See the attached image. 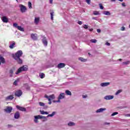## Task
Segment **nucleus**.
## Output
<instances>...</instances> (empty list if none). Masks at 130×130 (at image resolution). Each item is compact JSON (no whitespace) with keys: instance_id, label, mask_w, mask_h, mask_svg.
I'll list each match as a JSON object with an SVG mask.
<instances>
[{"instance_id":"1","label":"nucleus","mask_w":130,"mask_h":130,"mask_svg":"<svg viewBox=\"0 0 130 130\" xmlns=\"http://www.w3.org/2000/svg\"><path fill=\"white\" fill-rule=\"evenodd\" d=\"M22 55H23V52L22 50L18 51L15 54L13 55V58L15 60H17L19 64H22L23 63V60L20 58Z\"/></svg>"},{"instance_id":"2","label":"nucleus","mask_w":130,"mask_h":130,"mask_svg":"<svg viewBox=\"0 0 130 130\" xmlns=\"http://www.w3.org/2000/svg\"><path fill=\"white\" fill-rule=\"evenodd\" d=\"M28 70V68H27V66H23L20 68H19L18 70L15 73L16 75H19L20 73H22V72H25Z\"/></svg>"},{"instance_id":"3","label":"nucleus","mask_w":130,"mask_h":130,"mask_svg":"<svg viewBox=\"0 0 130 130\" xmlns=\"http://www.w3.org/2000/svg\"><path fill=\"white\" fill-rule=\"evenodd\" d=\"M65 94L64 93H61L58 96V100L57 101H53L54 103H60V100L62 99H64Z\"/></svg>"},{"instance_id":"4","label":"nucleus","mask_w":130,"mask_h":130,"mask_svg":"<svg viewBox=\"0 0 130 130\" xmlns=\"http://www.w3.org/2000/svg\"><path fill=\"white\" fill-rule=\"evenodd\" d=\"M38 119H46V117L40 115L35 116L34 122L36 123H38Z\"/></svg>"},{"instance_id":"5","label":"nucleus","mask_w":130,"mask_h":130,"mask_svg":"<svg viewBox=\"0 0 130 130\" xmlns=\"http://www.w3.org/2000/svg\"><path fill=\"white\" fill-rule=\"evenodd\" d=\"M45 98H47L48 101H51V100H53V99H55V95L54 94H52L51 95L48 96L47 95H45Z\"/></svg>"},{"instance_id":"6","label":"nucleus","mask_w":130,"mask_h":130,"mask_svg":"<svg viewBox=\"0 0 130 130\" xmlns=\"http://www.w3.org/2000/svg\"><path fill=\"white\" fill-rule=\"evenodd\" d=\"M19 7L20 8V11L22 13H25L27 9L24 5H20Z\"/></svg>"},{"instance_id":"7","label":"nucleus","mask_w":130,"mask_h":130,"mask_svg":"<svg viewBox=\"0 0 130 130\" xmlns=\"http://www.w3.org/2000/svg\"><path fill=\"white\" fill-rule=\"evenodd\" d=\"M42 43L44 44V46H47L48 44V42H47V39L46 37H43V39H42Z\"/></svg>"},{"instance_id":"8","label":"nucleus","mask_w":130,"mask_h":130,"mask_svg":"<svg viewBox=\"0 0 130 130\" xmlns=\"http://www.w3.org/2000/svg\"><path fill=\"white\" fill-rule=\"evenodd\" d=\"M13 110V108L12 107H7L6 109H5V111L7 112V113H11Z\"/></svg>"},{"instance_id":"9","label":"nucleus","mask_w":130,"mask_h":130,"mask_svg":"<svg viewBox=\"0 0 130 130\" xmlns=\"http://www.w3.org/2000/svg\"><path fill=\"white\" fill-rule=\"evenodd\" d=\"M23 94V92H22V90H17L15 92V95L17 96V97H20L22 96V94Z\"/></svg>"},{"instance_id":"10","label":"nucleus","mask_w":130,"mask_h":130,"mask_svg":"<svg viewBox=\"0 0 130 130\" xmlns=\"http://www.w3.org/2000/svg\"><path fill=\"white\" fill-rule=\"evenodd\" d=\"M113 98H114V96L113 95H107L104 97L105 100H112Z\"/></svg>"},{"instance_id":"11","label":"nucleus","mask_w":130,"mask_h":130,"mask_svg":"<svg viewBox=\"0 0 130 130\" xmlns=\"http://www.w3.org/2000/svg\"><path fill=\"white\" fill-rule=\"evenodd\" d=\"M16 108H17L18 109V110H20V111H23V112H25L26 111V108H24V107H22L20 106H16Z\"/></svg>"},{"instance_id":"12","label":"nucleus","mask_w":130,"mask_h":130,"mask_svg":"<svg viewBox=\"0 0 130 130\" xmlns=\"http://www.w3.org/2000/svg\"><path fill=\"white\" fill-rule=\"evenodd\" d=\"M64 67H66V64L63 63H60L57 65L58 69H62L63 68H64Z\"/></svg>"},{"instance_id":"13","label":"nucleus","mask_w":130,"mask_h":130,"mask_svg":"<svg viewBox=\"0 0 130 130\" xmlns=\"http://www.w3.org/2000/svg\"><path fill=\"white\" fill-rule=\"evenodd\" d=\"M105 110H106V108H100V109H98L96 111V113H100L101 112H103V111H105Z\"/></svg>"},{"instance_id":"14","label":"nucleus","mask_w":130,"mask_h":130,"mask_svg":"<svg viewBox=\"0 0 130 130\" xmlns=\"http://www.w3.org/2000/svg\"><path fill=\"white\" fill-rule=\"evenodd\" d=\"M20 118V113L19 112H17L14 114V118L15 119H19Z\"/></svg>"},{"instance_id":"15","label":"nucleus","mask_w":130,"mask_h":130,"mask_svg":"<svg viewBox=\"0 0 130 130\" xmlns=\"http://www.w3.org/2000/svg\"><path fill=\"white\" fill-rule=\"evenodd\" d=\"M109 85H110V83L109 82L102 83L101 84V87H106L107 86H109Z\"/></svg>"},{"instance_id":"16","label":"nucleus","mask_w":130,"mask_h":130,"mask_svg":"<svg viewBox=\"0 0 130 130\" xmlns=\"http://www.w3.org/2000/svg\"><path fill=\"white\" fill-rule=\"evenodd\" d=\"M12 44H11L9 46V48L11 49H13V48H14V47H15V46H16V43H15V42L13 41L12 42Z\"/></svg>"},{"instance_id":"17","label":"nucleus","mask_w":130,"mask_h":130,"mask_svg":"<svg viewBox=\"0 0 130 130\" xmlns=\"http://www.w3.org/2000/svg\"><path fill=\"white\" fill-rule=\"evenodd\" d=\"M31 38L34 40H36L37 39V34H32L31 35Z\"/></svg>"},{"instance_id":"18","label":"nucleus","mask_w":130,"mask_h":130,"mask_svg":"<svg viewBox=\"0 0 130 130\" xmlns=\"http://www.w3.org/2000/svg\"><path fill=\"white\" fill-rule=\"evenodd\" d=\"M103 15H105L106 16H110L111 14L109 11H105L103 12Z\"/></svg>"},{"instance_id":"19","label":"nucleus","mask_w":130,"mask_h":130,"mask_svg":"<svg viewBox=\"0 0 130 130\" xmlns=\"http://www.w3.org/2000/svg\"><path fill=\"white\" fill-rule=\"evenodd\" d=\"M14 96L13 95H9L6 98V100H13Z\"/></svg>"},{"instance_id":"20","label":"nucleus","mask_w":130,"mask_h":130,"mask_svg":"<svg viewBox=\"0 0 130 130\" xmlns=\"http://www.w3.org/2000/svg\"><path fill=\"white\" fill-rule=\"evenodd\" d=\"M2 21L4 23H8V22H9V20H8V18L6 17H3L2 18Z\"/></svg>"},{"instance_id":"21","label":"nucleus","mask_w":130,"mask_h":130,"mask_svg":"<svg viewBox=\"0 0 130 130\" xmlns=\"http://www.w3.org/2000/svg\"><path fill=\"white\" fill-rule=\"evenodd\" d=\"M68 125L69 126H74V125H76V123L74 122H69L68 124Z\"/></svg>"},{"instance_id":"22","label":"nucleus","mask_w":130,"mask_h":130,"mask_svg":"<svg viewBox=\"0 0 130 130\" xmlns=\"http://www.w3.org/2000/svg\"><path fill=\"white\" fill-rule=\"evenodd\" d=\"M40 20V18L39 17H35V23L38 24L39 23V21Z\"/></svg>"},{"instance_id":"23","label":"nucleus","mask_w":130,"mask_h":130,"mask_svg":"<svg viewBox=\"0 0 130 130\" xmlns=\"http://www.w3.org/2000/svg\"><path fill=\"white\" fill-rule=\"evenodd\" d=\"M55 113H56V112H53L51 114L48 115L46 117V118H47V117H52V116H54V115H55Z\"/></svg>"},{"instance_id":"24","label":"nucleus","mask_w":130,"mask_h":130,"mask_svg":"<svg viewBox=\"0 0 130 130\" xmlns=\"http://www.w3.org/2000/svg\"><path fill=\"white\" fill-rule=\"evenodd\" d=\"M0 60L2 62V63H5V62H6V60H5V58H4L2 56H0Z\"/></svg>"},{"instance_id":"25","label":"nucleus","mask_w":130,"mask_h":130,"mask_svg":"<svg viewBox=\"0 0 130 130\" xmlns=\"http://www.w3.org/2000/svg\"><path fill=\"white\" fill-rule=\"evenodd\" d=\"M65 93L67 95H69V96H72V92H71V91L69 90H66Z\"/></svg>"},{"instance_id":"26","label":"nucleus","mask_w":130,"mask_h":130,"mask_svg":"<svg viewBox=\"0 0 130 130\" xmlns=\"http://www.w3.org/2000/svg\"><path fill=\"white\" fill-rule=\"evenodd\" d=\"M18 30H19V31H21L22 32H24V28L22 27L21 26H17Z\"/></svg>"},{"instance_id":"27","label":"nucleus","mask_w":130,"mask_h":130,"mask_svg":"<svg viewBox=\"0 0 130 130\" xmlns=\"http://www.w3.org/2000/svg\"><path fill=\"white\" fill-rule=\"evenodd\" d=\"M79 60H80V61H82L83 62H85V61H87V60L86 59L82 57L79 58Z\"/></svg>"},{"instance_id":"28","label":"nucleus","mask_w":130,"mask_h":130,"mask_svg":"<svg viewBox=\"0 0 130 130\" xmlns=\"http://www.w3.org/2000/svg\"><path fill=\"white\" fill-rule=\"evenodd\" d=\"M39 76L41 79H43L45 77V75L44 73H40Z\"/></svg>"},{"instance_id":"29","label":"nucleus","mask_w":130,"mask_h":130,"mask_svg":"<svg viewBox=\"0 0 130 130\" xmlns=\"http://www.w3.org/2000/svg\"><path fill=\"white\" fill-rule=\"evenodd\" d=\"M54 14V12H52L50 13V15H51V19L52 20H53V15Z\"/></svg>"},{"instance_id":"30","label":"nucleus","mask_w":130,"mask_h":130,"mask_svg":"<svg viewBox=\"0 0 130 130\" xmlns=\"http://www.w3.org/2000/svg\"><path fill=\"white\" fill-rule=\"evenodd\" d=\"M28 5L29 9H32V3H31V2H29L28 3Z\"/></svg>"},{"instance_id":"31","label":"nucleus","mask_w":130,"mask_h":130,"mask_svg":"<svg viewBox=\"0 0 130 130\" xmlns=\"http://www.w3.org/2000/svg\"><path fill=\"white\" fill-rule=\"evenodd\" d=\"M90 42H91V43H96V42H97V40L96 39H92L90 40Z\"/></svg>"},{"instance_id":"32","label":"nucleus","mask_w":130,"mask_h":130,"mask_svg":"<svg viewBox=\"0 0 130 130\" xmlns=\"http://www.w3.org/2000/svg\"><path fill=\"white\" fill-rule=\"evenodd\" d=\"M129 61H126V62H123L122 64H125V66H127V64H129Z\"/></svg>"},{"instance_id":"33","label":"nucleus","mask_w":130,"mask_h":130,"mask_svg":"<svg viewBox=\"0 0 130 130\" xmlns=\"http://www.w3.org/2000/svg\"><path fill=\"white\" fill-rule=\"evenodd\" d=\"M39 105H40V106H42V107H44L45 106V104L42 102H39Z\"/></svg>"},{"instance_id":"34","label":"nucleus","mask_w":130,"mask_h":130,"mask_svg":"<svg viewBox=\"0 0 130 130\" xmlns=\"http://www.w3.org/2000/svg\"><path fill=\"white\" fill-rule=\"evenodd\" d=\"M99 12L98 11H94L93 12V15H94V16H98V15H99Z\"/></svg>"},{"instance_id":"35","label":"nucleus","mask_w":130,"mask_h":130,"mask_svg":"<svg viewBox=\"0 0 130 130\" xmlns=\"http://www.w3.org/2000/svg\"><path fill=\"white\" fill-rule=\"evenodd\" d=\"M9 73H10V74H11L10 77H13V74L14 73V71L11 69L10 70Z\"/></svg>"},{"instance_id":"36","label":"nucleus","mask_w":130,"mask_h":130,"mask_svg":"<svg viewBox=\"0 0 130 130\" xmlns=\"http://www.w3.org/2000/svg\"><path fill=\"white\" fill-rule=\"evenodd\" d=\"M121 93V90H118L116 93L115 95H118V94H120Z\"/></svg>"},{"instance_id":"37","label":"nucleus","mask_w":130,"mask_h":130,"mask_svg":"<svg viewBox=\"0 0 130 130\" xmlns=\"http://www.w3.org/2000/svg\"><path fill=\"white\" fill-rule=\"evenodd\" d=\"M118 114V112H114L111 114V116H114V115H117Z\"/></svg>"},{"instance_id":"38","label":"nucleus","mask_w":130,"mask_h":130,"mask_svg":"<svg viewBox=\"0 0 130 130\" xmlns=\"http://www.w3.org/2000/svg\"><path fill=\"white\" fill-rule=\"evenodd\" d=\"M13 26L15 27V28H18V27H19L18 24L16 23H13Z\"/></svg>"},{"instance_id":"39","label":"nucleus","mask_w":130,"mask_h":130,"mask_svg":"<svg viewBox=\"0 0 130 130\" xmlns=\"http://www.w3.org/2000/svg\"><path fill=\"white\" fill-rule=\"evenodd\" d=\"M18 82H19V80H16L15 81H14L13 83V85H15V86H17Z\"/></svg>"},{"instance_id":"40","label":"nucleus","mask_w":130,"mask_h":130,"mask_svg":"<svg viewBox=\"0 0 130 130\" xmlns=\"http://www.w3.org/2000/svg\"><path fill=\"white\" fill-rule=\"evenodd\" d=\"M83 27L84 28V29H88V25L84 24Z\"/></svg>"},{"instance_id":"41","label":"nucleus","mask_w":130,"mask_h":130,"mask_svg":"<svg viewBox=\"0 0 130 130\" xmlns=\"http://www.w3.org/2000/svg\"><path fill=\"white\" fill-rule=\"evenodd\" d=\"M100 8L101 10H104V7H103V6H102V4H100Z\"/></svg>"},{"instance_id":"42","label":"nucleus","mask_w":130,"mask_h":130,"mask_svg":"<svg viewBox=\"0 0 130 130\" xmlns=\"http://www.w3.org/2000/svg\"><path fill=\"white\" fill-rule=\"evenodd\" d=\"M85 1L86 2L87 4H88V5H90V4H91V0H85Z\"/></svg>"},{"instance_id":"43","label":"nucleus","mask_w":130,"mask_h":130,"mask_svg":"<svg viewBox=\"0 0 130 130\" xmlns=\"http://www.w3.org/2000/svg\"><path fill=\"white\" fill-rule=\"evenodd\" d=\"M92 20H96V21H100V19H98L97 17H92Z\"/></svg>"},{"instance_id":"44","label":"nucleus","mask_w":130,"mask_h":130,"mask_svg":"<svg viewBox=\"0 0 130 130\" xmlns=\"http://www.w3.org/2000/svg\"><path fill=\"white\" fill-rule=\"evenodd\" d=\"M78 24H79V25H82V24H83V22L81 21H78Z\"/></svg>"},{"instance_id":"45","label":"nucleus","mask_w":130,"mask_h":130,"mask_svg":"<svg viewBox=\"0 0 130 130\" xmlns=\"http://www.w3.org/2000/svg\"><path fill=\"white\" fill-rule=\"evenodd\" d=\"M121 31H124V30H125V27H124V26L122 27L121 28Z\"/></svg>"},{"instance_id":"46","label":"nucleus","mask_w":130,"mask_h":130,"mask_svg":"<svg viewBox=\"0 0 130 130\" xmlns=\"http://www.w3.org/2000/svg\"><path fill=\"white\" fill-rule=\"evenodd\" d=\"M41 114H45V111H41Z\"/></svg>"},{"instance_id":"47","label":"nucleus","mask_w":130,"mask_h":130,"mask_svg":"<svg viewBox=\"0 0 130 130\" xmlns=\"http://www.w3.org/2000/svg\"><path fill=\"white\" fill-rule=\"evenodd\" d=\"M53 3V0H49V4H50L51 5H52Z\"/></svg>"},{"instance_id":"48","label":"nucleus","mask_w":130,"mask_h":130,"mask_svg":"<svg viewBox=\"0 0 130 130\" xmlns=\"http://www.w3.org/2000/svg\"><path fill=\"white\" fill-rule=\"evenodd\" d=\"M125 116H126L127 117H130V114H125Z\"/></svg>"},{"instance_id":"49","label":"nucleus","mask_w":130,"mask_h":130,"mask_svg":"<svg viewBox=\"0 0 130 130\" xmlns=\"http://www.w3.org/2000/svg\"><path fill=\"white\" fill-rule=\"evenodd\" d=\"M100 32H101V30L100 29H97V32L98 33H100Z\"/></svg>"},{"instance_id":"50","label":"nucleus","mask_w":130,"mask_h":130,"mask_svg":"<svg viewBox=\"0 0 130 130\" xmlns=\"http://www.w3.org/2000/svg\"><path fill=\"white\" fill-rule=\"evenodd\" d=\"M122 7H125V3H122Z\"/></svg>"},{"instance_id":"51","label":"nucleus","mask_w":130,"mask_h":130,"mask_svg":"<svg viewBox=\"0 0 130 130\" xmlns=\"http://www.w3.org/2000/svg\"><path fill=\"white\" fill-rule=\"evenodd\" d=\"M106 45H108V46H110V43H108V42H107V43H106Z\"/></svg>"},{"instance_id":"52","label":"nucleus","mask_w":130,"mask_h":130,"mask_svg":"<svg viewBox=\"0 0 130 130\" xmlns=\"http://www.w3.org/2000/svg\"><path fill=\"white\" fill-rule=\"evenodd\" d=\"M105 125H107L108 124H110V123L106 122V123H105Z\"/></svg>"},{"instance_id":"53","label":"nucleus","mask_w":130,"mask_h":130,"mask_svg":"<svg viewBox=\"0 0 130 130\" xmlns=\"http://www.w3.org/2000/svg\"><path fill=\"white\" fill-rule=\"evenodd\" d=\"M89 30L90 32H92V31H93V28L89 29Z\"/></svg>"},{"instance_id":"54","label":"nucleus","mask_w":130,"mask_h":130,"mask_svg":"<svg viewBox=\"0 0 130 130\" xmlns=\"http://www.w3.org/2000/svg\"><path fill=\"white\" fill-rule=\"evenodd\" d=\"M8 127H12V125H10V124H8Z\"/></svg>"},{"instance_id":"55","label":"nucleus","mask_w":130,"mask_h":130,"mask_svg":"<svg viewBox=\"0 0 130 130\" xmlns=\"http://www.w3.org/2000/svg\"><path fill=\"white\" fill-rule=\"evenodd\" d=\"M27 90H30V87L29 86H28L27 88H26Z\"/></svg>"},{"instance_id":"56","label":"nucleus","mask_w":130,"mask_h":130,"mask_svg":"<svg viewBox=\"0 0 130 130\" xmlns=\"http://www.w3.org/2000/svg\"><path fill=\"white\" fill-rule=\"evenodd\" d=\"M87 96L86 95H83V98H86Z\"/></svg>"},{"instance_id":"57","label":"nucleus","mask_w":130,"mask_h":130,"mask_svg":"<svg viewBox=\"0 0 130 130\" xmlns=\"http://www.w3.org/2000/svg\"><path fill=\"white\" fill-rule=\"evenodd\" d=\"M116 0H111V2H116Z\"/></svg>"},{"instance_id":"58","label":"nucleus","mask_w":130,"mask_h":130,"mask_svg":"<svg viewBox=\"0 0 130 130\" xmlns=\"http://www.w3.org/2000/svg\"><path fill=\"white\" fill-rule=\"evenodd\" d=\"M49 104H51V101H49Z\"/></svg>"},{"instance_id":"59","label":"nucleus","mask_w":130,"mask_h":130,"mask_svg":"<svg viewBox=\"0 0 130 130\" xmlns=\"http://www.w3.org/2000/svg\"><path fill=\"white\" fill-rule=\"evenodd\" d=\"M45 114H48V112H45Z\"/></svg>"},{"instance_id":"60","label":"nucleus","mask_w":130,"mask_h":130,"mask_svg":"<svg viewBox=\"0 0 130 130\" xmlns=\"http://www.w3.org/2000/svg\"><path fill=\"white\" fill-rule=\"evenodd\" d=\"M88 54H89V56H90V55H91V54H90V53H88Z\"/></svg>"},{"instance_id":"61","label":"nucleus","mask_w":130,"mask_h":130,"mask_svg":"<svg viewBox=\"0 0 130 130\" xmlns=\"http://www.w3.org/2000/svg\"><path fill=\"white\" fill-rule=\"evenodd\" d=\"M1 64H2V62H1V61H0V66H1Z\"/></svg>"},{"instance_id":"62","label":"nucleus","mask_w":130,"mask_h":130,"mask_svg":"<svg viewBox=\"0 0 130 130\" xmlns=\"http://www.w3.org/2000/svg\"><path fill=\"white\" fill-rule=\"evenodd\" d=\"M119 60H120V61H121V59H120Z\"/></svg>"},{"instance_id":"63","label":"nucleus","mask_w":130,"mask_h":130,"mask_svg":"<svg viewBox=\"0 0 130 130\" xmlns=\"http://www.w3.org/2000/svg\"><path fill=\"white\" fill-rule=\"evenodd\" d=\"M129 28H130V24L129 25Z\"/></svg>"},{"instance_id":"64","label":"nucleus","mask_w":130,"mask_h":130,"mask_svg":"<svg viewBox=\"0 0 130 130\" xmlns=\"http://www.w3.org/2000/svg\"><path fill=\"white\" fill-rule=\"evenodd\" d=\"M17 2H18V0H16Z\"/></svg>"}]
</instances>
